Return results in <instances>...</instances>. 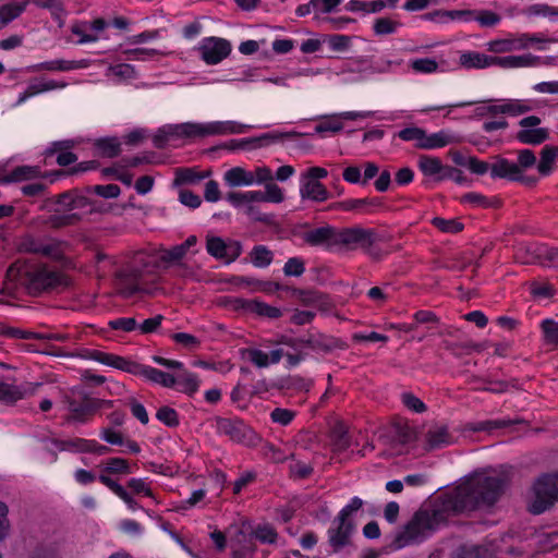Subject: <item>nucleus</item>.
<instances>
[{"label":"nucleus","mask_w":558,"mask_h":558,"mask_svg":"<svg viewBox=\"0 0 558 558\" xmlns=\"http://www.w3.org/2000/svg\"><path fill=\"white\" fill-rule=\"evenodd\" d=\"M425 440L427 450H436L451 445L453 442V436L449 433L446 425H441L428 429L425 435Z\"/></svg>","instance_id":"obj_26"},{"label":"nucleus","mask_w":558,"mask_h":558,"mask_svg":"<svg viewBox=\"0 0 558 558\" xmlns=\"http://www.w3.org/2000/svg\"><path fill=\"white\" fill-rule=\"evenodd\" d=\"M400 401L404 408L413 413L421 414L427 411V405L411 391L401 392Z\"/></svg>","instance_id":"obj_53"},{"label":"nucleus","mask_w":558,"mask_h":558,"mask_svg":"<svg viewBox=\"0 0 558 558\" xmlns=\"http://www.w3.org/2000/svg\"><path fill=\"white\" fill-rule=\"evenodd\" d=\"M490 177L493 179H507L511 182H519L527 187H534L538 182L537 177L524 174L523 171H519L514 162L502 157H497L496 162L492 165Z\"/></svg>","instance_id":"obj_12"},{"label":"nucleus","mask_w":558,"mask_h":558,"mask_svg":"<svg viewBox=\"0 0 558 558\" xmlns=\"http://www.w3.org/2000/svg\"><path fill=\"white\" fill-rule=\"evenodd\" d=\"M132 470L130 463L123 458H109L105 462V466L101 474H131Z\"/></svg>","instance_id":"obj_47"},{"label":"nucleus","mask_w":558,"mask_h":558,"mask_svg":"<svg viewBox=\"0 0 558 558\" xmlns=\"http://www.w3.org/2000/svg\"><path fill=\"white\" fill-rule=\"evenodd\" d=\"M83 219L80 213L54 214L49 217V223L52 228L60 229L78 225Z\"/></svg>","instance_id":"obj_46"},{"label":"nucleus","mask_w":558,"mask_h":558,"mask_svg":"<svg viewBox=\"0 0 558 558\" xmlns=\"http://www.w3.org/2000/svg\"><path fill=\"white\" fill-rule=\"evenodd\" d=\"M558 160V146L545 145L539 153V161L536 165L541 177H549L556 169Z\"/></svg>","instance_id":"obj_27"},{"label":"nucleus","mask_w":558,"mask_h":558,"mask_svg":"<svg viewBox=\"0 0 558 558\" xmlns=\"http://www.w3.org/2000/svg\"><path fill=\"white\" fill-rule=\"evenodd\" d=\"M95 155L102 158H116L121 151V142L117 136L96 138L93 143Z\"/></svg>","instance_id":"obj_25"},{"label":"nucleus","mask_w":558,"mask_h":558,"mask_svg":"<svg viewBox=\"0 0 558 558\" xmlns=\"http://www.w3.org/2000/svg\"><path fill=\"white\" fill-rule=\"evenodd\" d=\"M90 440L85 438H74L70 440L53 439L52 442L61 450H71L75 452L89 453Z\"/></svg>","instance_id":"obj_48"},{"label":"nucleus","mask_w":558,"mask_h":558,"mask_svg":"<svg viewBox=\"0 0 558 558\" xmlns=\"http://www.w3.org/2000/svg\"><path fill=\"white\" fill-rule=\"evenodd\" d=\"M473 10H435L433 12L424 13L420 16L423 21H429L438 24H445L450 21H472Z\"/></svg>","instance_id":"obj_21"},{"label":"nucleus","mask_w":558,"mask_h":558,"mask_svg":"<svg viewBox=\"0 0 558 558\" xmlns=\"http://www.w3.org/2000/svg\"><path fill=\"white\" fill-rule=\"evenodd\" d=\"M86 357L107 366L126 372L147 379L151 366L141 364L136 361L100 350H87Z\"/></svg>","instance_id":"obj_7"},{"label":"nucleus","mask_w":558,"mask_h":558,"mask_svg":"<svg viewBox=\"0 0 558 558\" xmlns=\"http://www.w3.org/2000/svg\"><path fill=\"white\" fill-rule=\"evenodd\" d=\"M425 130L415 125L404 128L393 135V138L399 137L404 142H413L416 149H422Z\"/></svg>","instance_id":"obj_44"},{"label":"nucleus","mask_w":558,"mask_h":558,"mask_svg":"<svg viewBox=\"0 0 558 558\" xmlns=\"http://www.w3.org/2000/svg\"><path fill=\"white\" fill-rule=\"evenodd\" d=\"M148 377L147 380L159 384L160 386L165 388H174L178 383V376H174L172 374L166 373L163 371H160L155 367H150V371H148Z\"/></svg>","instance_id":"obj_49"},{"label":"nucleus","mask_w":558,"mask_h":558,"mask_svg":"<svg viewBox=\"0 0 558 558\" xmlns=\"http://www.w3.org/2000/svg\"><path fill=\"white\" fill-rule=\"evenodd\" d=\"M459 63L464 69H486L495 65V56L477 51H465L460 54Z\"/></svg>","instance_id":"obj_28"},{"label":"nucleus","mask_w":558,"mask_h":558,"mask_svg":"<svg viewBox=\"0 0 558 558\" xmlns=\"http://www.w3.org/2000/svg\"><path fill=\"white\" fill-rule=\"evenodd\" d=\"M300 195L303 199L315 202H325L329 198V192L323 183L304 177L301 179Z\"/></svg>","instance_id":"obj_24"},{"label":"nucleus","mask_w":558,"mask_h":558,"mask_svg":"<svg viewBox=\"0 0 558 558\" xmlns=\"http://www.w3.org/2000/svg\"><path fill=\"white\" fill-rule=\"evenodd\" d=\"M529 16H544L551 21L558 20V7H551L547 3H535L525 9Z\"/></svg>","instance_id":"obj_50"},{"label":"nucleus","mask_w":558,"mask_h":558,"mask_svg":"<svg viewBox=\"0 0 558 558\" xmlns=\"http://www.w3.org/2000/svg\"><path fill=\"white\" fill-rule=\"evenodd\" d=\"M157 420L163 423L167 427L174 428L179 426L180 418L177 410L168 405H163L158 409L156 413Z\"/></svg>","instance_id":"obj_56"},{"label":"nucleus","mask_w":558,"mask_h":558,"mask_svg":"<svg viewBox=\"0 0 558 558\" xmlns=\"http://www.w3.org/2000/svg\"><path fill=\"white\" fill-rule=\"evenodd\" d=\"M99 482L108 487L112 493H114L119 498H121L131 510L142 509L140 504L131 496V494L117 481L111 478L108 475L100 474L98 477Z\"/></svg>","instance_id":"obj_30"},{"label":"nucleus","mask_w":558,"mask_h":558,"mask_svg":"<svg viewBox=\"0 0 558 558\" xmlns=\"http://www.w3.org/2000/svg\"><path fill=\"white\" fill-rule=\"evenodd\" d=\"M410 68L415 73L430 74L438 70V63L432 58H417L410 61Z\"/></svg>","instance_id":"obj_58"},{"label":"nucleus","mask_w":558,"mask_h":558,"mask_svg":"<svg viewBox=\"0 0 558 558\" xmlns=\"http://www.w3.org/2000/svg\"><path fill=\"white\" fill-rule=\"evenodd\" d=\"M119 292L124 299L140 294L141 274L137 269H129L119 272Z\"/></svg>","instance_id":"obj_22"},{"label":"nucleus","mask_w":558,"mask_h":558,"mask_svg":"<svg viewBox=\"0 0 558 558\" xmlns=\"http://www.w3.org/2000/svg\"><path fill=\"white\" fill-rule=\"evenodd\" d=\"M460 138L458 135L453 134L448 130H440L436 133L428 134L426 131L424 132V138L422 145V149L432 150L437 148L446 147L449 144L459 143Z\"/></svg>","instance_id":"obj_23"},{"label":"nucleus","mask_w":558,"mask_h":558,"mask_svg":"<svg viewBox=\"0 0 558 558\" xmlns=\"http://www.w3.org/2000/svg\"><path fill=\"white\" fill-rule=\"evenodd\" d=\"M250 258L255 267L266 268L272 263L274 253L266 245L259 244L252 248Z\"/></svg>","instance_id":"obj_41"},{"label":"nucleus","mask_w":558,"mask_h":558,"mask_svg":"<svg viewBox=\"0 0 558 558\" xmlns=\"http://www.w3.org/2000/svg\"><path fill=\"white\" fill-rule=\"evenodd\" d=\"M538 57H535L531 53L523 56H505V57H495V65L500 68L510 69V68H521V66H533L537 64Z\"/></svg>","instance_id":"obj_33"},{"label":"nucleus","mask_w":558,"mask_h":558,"mask_svg":"<svg viewBox=\"0 0 558 558\" xmlns=\"http://www.w3.org/2000/svg\"><path fill=\"white\" fill-rule=\"evenodd\" d=\"M252 313L272 319L279 318L282 315V312L279 307L271 306L257 300H254Z\"/></svg>","instance_id":"obj_61"},{"label":"nucleus","mask_w":558,"mask_h":558,"mask_svg":"<svg viewBox=\"0 0 558 558\" xmlns=\"http://www.w3.org/2000/svg\"><path fill=\"white\" fill-rule=\"evenodd\" d=\"M266 191L229 192L226 199L234 207L243 204L271 202L281 203L284 199L282 190L276 183H266Z\"/></svg>","instance_id":"obj_8"},{"label":"nucleus","mask_w":558,"mask_h":558,"mask_svg":"<svg viewBox=\"0 0 558 558\" xmlns=\"http://www.w3.org/2000/svg\"><path fill=\"white\" fill-rule=\"evenodd\" d=\"M432 225L439 231L445 233L457 234L464 229V225L457 218L445 219L442 217H435Z\"/></svg>","instance_id":"obj_51"},{"label":"nucleus","mask_w":558,"mask_h":558,"mask_svg":"<svg viewBox=\"0 0 558 558\" xmlns=\"http://www.w3.org/2000/svg\"><path fill=\"white\" fill-rule=\"evenodd\" d=\"M201 380L198 375L184 368L178 375L177 389L178 391L187 395L189 397L194 396L199 389Z\"/></svg>","instance_id":"obj_35"},{"label":"nucleus","mask_w":558,"mask_h":558,"mask_svg":"<svg viewBox=\"0 0 558 558\" xmlns=\"http://www.w3.org/2000/svg\"><path fill=\"white\" fill-rule=\"evenodd\" d=\"M412 324L386 323V331L403 332L405 335L417 329L420 325H426L428 329H435L439 325V318L432 311L420 310L413 315Z\"/></svg>","instance_id":"obj_17"},{"label":"nucleus","mask_w":558,"mask_h":558,"mask_svg":"<svg viewBox=\"0 0 558 558\" xmlns=\"http://www.w3.org/2000/svg\"><path fill=\"white\" fill-rule=\"evenodd\" d=\"M86 66L85 60H63V59H57V60H50L45 61L41 63H38L34 66V70L36 71H71L76 69H83Z\"/></svg>","instance_id":"obj_31"},{"label":"nucleus","mask_w":558,"mask_h":558,"mask_svg":"<svg viewBox=\"0 0 558 558\" xmlns=\"http://www.w3.org/2000/svg\"><path fill=\"white\" fill-rule=\"evenodd\" d=\"M532 498L527 511L534 515L542 514L558 501V472L543 473L532 485Z\"/></svg>","instance_id":"obj_4"},{"label":"nucleus","mask_w":558,"mask_h":558,"mask_svg":"<svg viewBox=\"0 0 558 558\" xmlns=\"http://www.w3.org/2000/svg\"><path fill=\"white\" fill-rule=\"evenodd\" d=\"M85 191L86 193H94L104 198H116L121 193L120 186L113 183L106 185H88L85 186Z\"/></svg>","instance_id":"obj_55"},{"label":"nucleus","mask_w":558,"mask_h":558,"mask_svg":"<svg viewBox=\"0 0 558 558\" xmlns=\"http://www.w3.org/2000/svg\"><path fill=\"white\" fill-rule=\"evenodd\" d=\"M242 244L236 240L225 241L221 236L208 235L206 238V251L216 259L231 264L242 254Z\"/></svg>","instance_id":"obj_11"},{"label":"nucleus","mask_w":558,"mask_h":558,"mask_svg":"<svg viewBox=\"0 0 558 558\" xmlns=\"http://www.w3.org/2000/svg\"><path fill=\"white\" fill-rule=\"evenodd\" d=\"M226 183L231 186H247L255 182L253 172L246 171L242 167H233L225 173Z\"/></svg>","instance_id":"obj_32"},{"label":"nucleus","mask_w":558,"mask_h":558,"mask_svg":"<svg viewBox=\"0 0 558 558\" xmlns=\"http://www.w3.org/2000/svg\"><path fill=\"white\" fill-rule=\"evenodd\" d=\"M417 167L427 180H424L423 184L426 187H434L437 183L435 177L442 175L446 171L447 165H442L440 158L429 155H421L417 159Z\"/></svg>","instance_id":"obj_20"},{"label":"nucleus","mask_w":558,"mask_h":558,"mask_svg":"<svg viewBox=\"0 0 558 558\" xmlns=\"http://www.w3.org/2000/svg\"><path fill=\"white\" fill-rule=\"evenodd\" d=\"M541 108V101L537 99H500L498 104L489 105L490 116L506 114L508 117H519Z\"/></svg>","instance_id":"obj_16"},{"label":"nucleus","mask_w":558,"mask_h":558,"mask_svg":"<svg viewBox=\"0 0 558 558\" xmlns=\"http://www.w3.org/2000/svg\"><path fill=\"white\" fill-rule=\"evenodd\" d=\"M69 414L68 423L86 424L95 416L94 397L83 386H74L62 399Z\"/></svg>","instance_id":"obj_5"},{"label":"nucleus","mask_w":558,"mask_h":558,"mask_svg":"<svg viewBox=\"0 0 558 558\" xmlns=\"http://www.w3.org/2000/svg\"><path fill=\"white\" fill-rule=\"evenodd\" d=\"M305 271V263L301 257H291L289 258L284 266L283 272L288 277H300Z\"/></svg>","instance_id":"obj_63"},{"label":"nucleus","mask_w":558,"mask_h":558,"mask_svg":"<svg viewBox=\"0 0 558 558\" xmlns=\"http://www.w3.org/2000/svg\"><path fill=\"white\" fill-rule=\"evenodd\" d=\"M302 239L311 246H322L326 250L340 246L351 250L360 247L374 258H379V254L373 251L375 243L380 240L374 229L362 227L337 229L326 225L304 232Z\"/></svg>","instance_id":"obj_3"},{"label":"nucleus","mask_w":558,"mask_h":558,"mask_svg":"<svg viewBox=\"0 0 558 558\" xmlns=\"http://www.w3.org/2000/svg\"><path fill=\"white\" fill-rule=\"evenodd\" d=\"M25 396V390L15 385H10L0 380V401L5 404H14L22 400Z\"/></svg>","instance_id":"obj_40"},{"label":"nucleus","mask_w":558,"mask_h":558,"mask_svg":"<svg viewBox=\"0 0 558 558\" xmlns=\"http://www.w3.org/2000/svg\"><path fill=\"white\" fill-rule=\"evenodd\" d=\"M252 534L263 544H275L278 538L276 529L270 524L257 525Z\"/></svg>","instance_id":"obj_54"},{"label":"nucleus","mask_w":558,"mask_h":558,"mask_svg":"<svg viewBox=\"0 0 558 558\" xmlns=\"http://www.w3.org/2000/svg\"><path fill=\"white\" fill-rule=\"evenodd\" d=\"M330 442L335 452H343L350 447L351 439L348 428L342 422L336 423L331 428Z\"/></svg>","instance_id":"obj_34"},{"label":"nucleus","mask_w":558,"mask_h":558,"mask_svg":"<svg viewBox=\"0 0 558 558\" xmlns=\"http://www.w3.org/2000/svg\"><path fill=\"white\" fill-rule=\"evenodd\" d=\"M300 135L301 134L296 131L270 132V133H265L257 137L230 140L228 143L219 146L218 148H226L229 150L252 149V148H258V147L270 145V144L278 142L282 138H294Z\"/></svg>","instance_id":"obj_13"},{"label":"nucleus","mask_w":558,"mask_h":558,"mask_svg":"<svg viewBox=\"0 0 558 558\" xmlns=\"http://www.w3.org/2000/svg\"><path fill=\"white\" fill-rule=\"evenodd\" d=\"M20 248L26 253L41 254L44 256H50L54 251L52 245L45 244L32 235H27L21 241Z\"/></svg>","instance_id":"obj_37"},{"label":"nucleus","mask_w":558,"mask_h":558,"mask_svg":"<svg viewBox=\"0 0 558 558\" xmlns=\"http://www.w3.org/2000/svg\"><path fill=\"white\" fill-rule=\"evenodd\" d=\"M453 558H492V555L484 546L463 544L456 549Z\"/></svg>","instance_id":"obj_42"},{"label":"nucleus","mask_w":558,"mask_h":558,"mask_svg":"<svg viewBox=\"0 0 558 558\" xmlns=\"http://www.w3.org/2000/svg\"><path fill=\"white\" fill-rule=\"evenodd\" d=\"M416 438V433L405 417L396 415L386 430V454L398 456L408 451V446Z\"/></svg>","instance_id":"obj_6"},{"label":"nucleus","mask_w":558,"mask_h":558,"mask_svg":"<svg viewBox=\"0 0 558 558\" xmlns=\"http://www.w3.org/2000/svg\"><path fill=\"white\" fill-rule=\"evenodd\" d=\"M384 9V0H374V1H361V0H350L347 4V10L352 12H364V13H374L379 12Z\"/></svg>","instance_id":"obj_52"},{"label":"nucleus","mask_w":558,"mask_h":558,"mask_svg":"<svg viewBox=\"0 0 558 558\" xmlns=\"http://www.w3.org/2000/svg\"><path fill=\"white\" fill-rule=\"evenodd\" d=\"M294 296L305 306L325 304L327 295L317 290L291 289Z\"/></svg>","instance_id":"obj_39"},{"label":"nucleus","mask_w":558,"mask_h":558,"mask_svg":"<svg viewBox=\"0 0 558 558\" xmlns=\"http://www.w3.org/2000/svg\"><path fill=\"white\" fill-rule=\"evenodd\" d=\"M355 531V524L352 519H344L337 515L331 526L328 529V544L333 553H339L344 547L351 545V536Z\"/></svg>","instance_id":"obj_15"},{"label":"nucleus","mask_w":558,"mask_h":558,"mask_svg":"<svg viewBox=\"0 0 558 558\" xmlns=\"http://www.w3.org/2000/svg\"><path fill=\"white\" fill-rule=\"evenodd\" d=\"M192 125V122H184L179 124H167L158 129L153 137V144L158 149H163L168 142L172 138H194V134H185L189 131L185 126Z\"/></svg>","instance_id":"obj_19"},{"label":"nucleus","mask_w":558,"mask_h":558,"mask_svg":"<svg viewBox=\"0 0 558 558\" xmlns=\"http://www.w3.org/2000/svg\"><path fill=\"white\" fill-rule=\"evenodd\" d=\"M198 50L202 60L209 65L218 64L232 51L231 43L221 37H205L199 44Z\"/></svg>","instance_id":"obj_14"},{"label":"nucleus","mask_w":558,"mask_h":558,"mask_svg":"<svg viewBox=\"0 0 558 558\" xmlns=\"http://www.w3.org/2000/svg\"><path fill=\"white\" fill-rule=\"evenodd\" d=\"M507 480L502 476L474 474L457 486L428 499L414 512L411 520L398 533L393 548L420 544L432 536L450 518L492 509L504 495Z\"/></svg>","instance_id":"obj_1"},{"label":"nucleus","mask_w":558,"mask_h":558,"mask_svg":"<svg viewBox=\"0 0 558 558\" xmlns=\"http://www.w3.org/2000/svg\"><path fill=\"white\" fill-rule=\"evenodd\" d=\"M189 131L185 134H194L196 137H206L211 135L241 134L244 133L250 125L241 124L234 121H215L208 123L192 122V125L185 126Z\"/></svg>","instance_id":"obj_9"},{"label":"nucleus","mask_w":558,"mask_h":558,"mask_svg":"<svg viewBox=\"0 0 558 558\" xmlns=\"http://www.w3.org/2000/svg\"><path fill=\"white\" fill-rule=\"evenodd\" d=\"M23 2H26V4L31 2L38 8L50 10L51 15L57 20H60L64 13V8L60 0H24Z\"/></svg>","instance_id":"obj_60"},{"label":"nucleus","mask_w":558,"mask_h":558,"mask_svg":"<svg viewBox=\"0 0 558 558\" xmlns=\"http://www.w3.org/2000/svg\"><path fill=\"white\" fill-rule=\"evenodd\" d=\"M41 177V168L40 166H17L11 170V172L5 175L1 182L2 183H13V182H23L31 181L35 179H40Z\"/></svg>","instance_id":"obj_29"},{"label":"nucleus","mask_w":558,"mask_h":558,"mask_svg":"<svg viewBox=\"0 0 558 558\" xmlns=\"http://www.w3.org/2000/svg\"><path fill=\"white\" fill-rule=\"evenodd\" d=\"M26 9V2H12L0 7V29L19 17Z\"/></svg>","instance_id":"obj_38"},{"label":"nucleus","mask_w":558,"mask_h":558,"mask_svg":"<svg viewBox=\"0 0 558 558\" xmlns=\"http://www.w3.org/2000/svg\"><path fill=\"white\" fill-rule=\"evenodd\" d=\"M206 175L195 171L193 168H177L173 185L195 184L202 181Z\"/></svg>","instance_id":"obj_43"},{"label":"nucleus","mask_w":558,"mask_h":558,"mask_svg":"<svg viewBox=\"0 0 558 558\" xmlns=\"http://www.w3.org/2000/svg\"><path fill=\"white\" fill-rule=\"evenodd\" d=\"M222 304L234 312L252 313L254 300L238 296H225Z\"/></svg>","instance_id":"obj_57"},{"label":"nucleus","mask_w":558,"mask_h":558,"mask_svg":"<svg viewBox=\"0 0 558 558\" xmlns=\"http://www.w3.org/2000/svg\"><path fill=\"white\" fill-rule=\"evenodd\" d=\"M7 279L23 287L32 296L64 290L70 280L63 272L40 263L17 259L7 270Z\"/></svg>","instance_id":"obj_2"},{"label":"nucleus","mask_w":558,"mask_h":558,"mask_svg":"<svg viewBox=\"0 0 558 558\" xmlns=\"http://www.w3.org/2000/svg\"><path fill=\"white\" fill-rule=\"evenodd\" d=\"M301 348H308L316 353H330L336 349H341V343L322 332H307V335L300 337Z\"/></svg>","instance_id":"obj_18"},{"label":"nucleus","mask_w":558,"mask_h":558,"mask_svg":"<svg viewBox=\"0 0 558 558\" xmlns=\"http://www.w3.org/2000/svg\"><path fill=\"white\" fill-rule=\"evenodd\" d=\"M461 203L471 204L475 207L490 208L498 207L500 201L498 198H488L485 195L476 192H469L462 195Z\"/></svg>","instance_id":"obj_45"},{"label":"nucleus","mask_w":558,"mask_h":558,"mask_svg":"<svg viewBox=\"0 0 558 558\" xmlns=\"http://www.w3.org/2000/svg\"><path fill=\"white\" fill-rule=\"evenodd\" d=\"M541 328L544 336V341L547 344L557 345L558 344V323L546 318L541 323Z\"/></svg>","instance_id":"obj_59"},{"label":"nucleus","mask_w":558,"mask_h":558,"mask_svg":"<svg viewBox=\"0 0 558 558\" xmlns=\"http://www.w3.org/2000/svg\"><path fill=\"white\" fill-rule=\"evenodd\" d=\"M549 137V133L547 129L538 128V129H521L515 134V140L521 144L526 145H539L547 141Z\"/></svg>","instance_id":"obj_36"},{"label":"nucleus","mask_w":558,"mask_h":558,"mask_svg":"<svg viewBox=\"0 0 558 558\" xmlns=\"http://www.w3.org/2000/svg\"><path fill=\"white\" fill-rule=\"evenodd\" d=\"M0 335L14 338V339H40L44 340V336L41 333L28 331V330H22L14 327H1L0 328Z\"/></svg>","instance_id":"obj_62"},{"label":"nucleus","mask_w":558,"mask_h":558,"mask_svg":"<svg viewBox=\"0 0 558 558\" xmlns=\"http://www.w3.org/2000/svg\"><path fill=\"white\" fill-rule=\"evenodd\" d=\"M519 171L532 168L536 165V156L531 149H521L518 151L517 162H514Z\"/></svg>","instance_id":"obj_64"},{"label":"nucleus","mask_w":558,"mask_h":558,"mask_svg":"<svg viewBox=\"0 0 558 558\" xmlns=\"http://www.w3.org/2000/svg\"><path fill=\"white\" fill-rule=\"evenodd\" d=\"M216 427L219 434L228 436L239 444L252 442L255 432L239 417H216Z\"/></svg>","instance_id":"obj_10"}]
</instances>
